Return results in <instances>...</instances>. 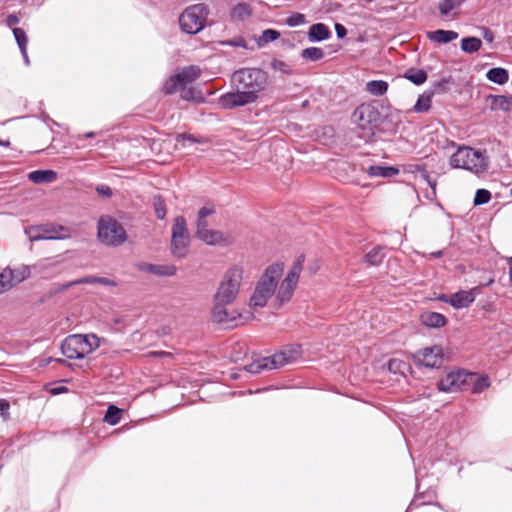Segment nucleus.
Here are the masks:
<instances>
[{
    "label": "nucleus",
    "mask_w": 512,
    "mask_h": 512,
    "mask_svg": "<svg viewBox=\"0 0 512 512\" xmlns=\"http://www.w3.org/2000/svg\"><path fill=\"white\" fill-rule=\"evenodd\" d=\"M304 263V255H299L287 270L281 261L269 264L255 284L249 299V306L263 308L269 300L277 309L288 304L298 288Z\"/></svg>",
    "instance_id": "obj_1"
},
{
    "label": "nucleus",
    "mask_w": 512,
    "mask_h": 512,
    "mask_svg": "<svg viewBox=\"0 0 512 512\" xmlns=\"http://www.w3.org/2000/svg\"><path fill=\"white\" fill-rule=\"evenodd\" d=\"M231 81L235 91L219 98V104L226 109L256 102L268 85V75L259 68H242L233 73Z\"/></svg>",
    "instance_id": "obj_2"
},
{
    "label": "nucleus",
    "mask_w": 512,
    "mask_h": 512,
    "mask_svg": "<svg viewBox=\"0 0 512 512\" xmlns=\"http://www.w3.org/2000/svg\"><path fill=\"white\" fill-rule=\"evenodd\" d=\"M243 273L244 270L239 265H234L225 272L214 295L212 318L215 322L230 323L234 320V317L230 315L226 306L236 300L240 292Z\"/></svg>",
    "instance_id": "obj_3"
},
{
    "label": "nucleus",
    "mask_w": 512,
    "mask_h": 512,
    "mask_svg": "<svg viewBox=\"0 0 512 512\" xmlns=\"http://www.w3.org/2000/svg\"><path fill=\"white\" fill-rule=\"evenodd\" d=\"M449 164L455 169H464L479 174L487 170L488 158L484 152L462 146L452 154Z\"/></svg>",
    "instance_id": "obj_4"
},
{
    "label": "nucleus",
    "mask_w": 512,
    "mask_h": 512,
    "mask_svg": "<svg viewBox=\"0 0 512 512\" xmlns=\"http://www.w3.org/2000/svg\"><path fill=\"white\" fill-rule=\"evenodd\" d=\"M300 357V346L290 345L279 352L260 358L247 366L249 373H260L263 370L279 369L285 365L295 362Z\"/></svg>",
    "instance_id": "obj_5"
},
{
    "label": "nucleus",
    "mask_w": 512,
    "mask_h": 512,
    "mask_svg": "<svg viewBox=\"0 0 512 512\" xmlns=\"http://www.w3.org/2000/svg\"><path fill=\"white\" fill-rule=\"evenodd\" d=\"M100 345L95 334H75L68 336L61 344L64 356L69 359H82L92 353Z\"/></svg>",
    "instance_id": "obj_6"
},
{
    "label": "nucleus",
    "mask_w": 512,
    "mask_h": 512,
    "mask_svg": "<svg viewBox=\"0 0 512 512\" xmlns=\"http://www.w3.org/2000/svg\"><path fill=\"white\" fill-rule=\"evenodd\" d=\"M98 238L106 246L118 247L127 240V234L117 220L102 216L98 221Z\"/></svg>",
    "instance_id": "obj_7"
},
{
    "label": "nucleus",
    "mask_w": 512,
    "mask_h": 512,
    "mask_svg": "<svg viewBox=\"0 0 512 512\" xmlns=\"http://www.w3.org/2000/svg\"><path fill=\"white\" fill-rule=\"evenodd\" d=\"M353 121L361 131V137L369 139L380 121V112L370 104H362L353 113Z\"/></svg>",
    "instance_id": "obj_8"
},
{
    "label": "nucleus",
    "mask_w": 512,
    "mask_h": 512,
    "mask_svg": "<svg viewBox=\"0 0 512 512\" xmlns=\"http://www.w3.org/2000/svg\"><path fill=\"white\" fill-rule=\"evenodd\" d=\"M208 15L204 4H195L186 8L179 17V24L185 33L196 34L200 32Z\"/></svg>",
    "instance_id": "obj_9"
},
{
    "label": "nucleus",
    "mask_w": 512,
    "mask_h": 512,
    "mask_svg": "<svg viewBox=\"0 0 512 512\" xmlns=\"http://www.w3.org/2000/svg\"><path fill=\"white\" fill-rule=\"evenodd\" d=\"M190 244L189 231L183 216L175 218L171 231V251L175 257L184 258Z\"/></svg>",
    "instance_id": "obj_10"
},
{
    "label": "nucleus",
    "mask_w": 512,
    "mask_h": 512,
    "mask_svg": "<svg viewBox=\"0 0 512 512\" xmlns=\"http://www.w3.org/2000/svg\"><path fill=\"white\" fill-rule=\"evenodd\" d=\"M31 242L39 240H62L70 237V231L62 225L44 224L28 227L25 231Z\"/></svg>",
    "instance_id": "obj_11"
},
{
    "label": "nucleus",
    "mask_w": 512,
    "mask_h": 512,
    "mask_svg": "<svg viewBox=\"0 0 512 512\" xmlns=\"http://www.w3.org/2000/svg\"><path fill=\"white\" fill-rule=\"evenodd\" d=\"M200 76V69L197 66H188L183 68L175 76L169 78L164 84V91L171 94L178 89H182L187 84L192 83Z\"/></svg>",
    "instance_id": "obj_12"
},
{
    "label": "nucleus",
    "mask_w": 512,
    "mask_h": 512,
    "mask_svg": "<svg viewBox=\"0 0 512 512\" xmlns=\"http://www.w3.org/2000/svg\"><path fill=\"white\" fill-rule=\"evenodd\" d=\"M473 378L474 374L465 371L450 372L440 380L438 388L446 393L456 392L463 389L468 384V380Z\"/></svg>",
    "instance_id": "obj_13"
},
{
    "label": "nucleus",
    "mask_w": 512,
    "mask_h": 512,
    "mask_svg": "<svg viewBox=\"0 0 512 512\" xmlns=\"http://www.w3.org/2000/svg\"><path fill=\"white\" fill-rule=\"evenodd\" d=\"M416 364L423 365L428 368H437L444 361V352L442 347L435 345L419 350L413 355Z\"/></svg>",
    "instance_id": "obj_14"
},
{
    "label": "nucleus",
    "mask_w": 512,
    "mask_h": 512,
    "mask_svg": "<svg viewBox=\"0 0 512 512\" xmlns=\"http://www.w3.org/2000/svg\"><path fill=\"white\" fill-rule=\"evenodd\" d=\"M197 238L210 246H228L233 243V237L226 232L209 228L206 231L198 232Z\"/></svg>",
    "instance_id": "obj_15"
},
{
    "label": "nucleus",
    "mask_w": 512,
    "mask_h": 512,
    "mask_svg": "<svg viewBox=\"0 0 512 512\" xmlns=\"http://www.w3.org/2000/svg\"><path fill=\"white\" fill-rule=\"evenodd\" d=\"M473 288L468 291H459L449 295V304L455 309L467 308L475 300V291Z\"/></svg>",
    "instance_id": "obj_16"
},
{
    "label": "nucleus",
    "mask_w": 512,
    "mask_h": 512,
    "mask_svg": "<svg viewBox=\"0 0 512 512\" xmlns=\"http://www.w3.org/2000/svg\"><path fill=\"white\" fill-rule=\"evenodd\" d=\"M215 214V209L212 205H205L199 209L196 221V234L198 232L206 231L211 228L210 218Z\"/></svg>",
    "instance_id": "obj_17"
},
{
    "label": "nucleus",
    "mask_w": 512,
    "mask_h": 512,
    "mask_svg": "<svg viewBox=\"0 0 512 512\" xmlns=\"http://www.w3.org/2000/svg\"><path fill=\"white\" fill-rule=\"evenodd\" d=\"M427 38L437 44H447L458 38V33L452 30L438 29L435 31H428Z\"/></svg>",
    "instance_id": "obj_18"
},
{
    "label": "nucleus",
    "mask_w": 512,
    "mask_h": 512,
    "mask_svg": "<svg viewBox=\"0 0 512 512\" xmlns=\"http://www.w3.org/2000/svg\"><path fill=\"white\" fill-rule=\"evenodd\" d=\"M423 325L430 328H440L447 324L446 317L437 312L425 311L420 316Z\"/></svg>",
    "instance_id": "obj_19"
},
{
    "label": "nucleus",
    "mask_w": 512,
    "mask_h": 512,
    "mask_svg": "<svg viewBox=\"0 0 512 512\" xmlns=\"http://www.w3.org/2000/svg\"><path fill=\"white\" fill-rule=\"evenodd\" d=\"M331 36L328 26L323 23H316L310 26L308 39L311 42H320L327 40Z\"/></svg>",
    "instance_id": "obj_20"
},
{
    "label": "nucleus",
    "mask_w": 512,
    "mask_h": 512,
    "mask_svg": "<svg viewBox=\"0 0 512 512\" xmlns=\"http://www.w3.org/2000/svg\"><path fill=\"white\" fill-rule=\"evenodd\" d=\"M4 271H8L11 274L9 280L12 287L26 280L31 274V270L28 265H21L14 269L7 267Z\"/></svg>",
    "instance_id": "obj_21"
},
{
    "label": "nucleus",
    "mask_w": 512,
    "mask_h": 512,
    "mask_svg": "<svg viewBox=\"0 0 512 512\" xmlns=\"http://www.w3.org/2000/svg\"><path fill=\"white\" fill-rule=\"evenodd\" d=\"M28 179L35 184L52 183L57 179L53 170H36L28 174Z\"/></svg>",
    "instance_id": "obj_22"
},
{
    "label": "nucleus",
    "mask_w": 512,
    "mask_h": 512,
    "mask_svg": "<svg viewBox=\"0 0 512 512\" xmlns=\"http://www.w3.org/2000/svg\"><path fill=\"white\" fill-rule=\"evenodd\" d=\"M490 106L492 110L509 112L512 110V96L490 95Z\"/></svg>",
    "instance_id": "obj_23"
},
{
    "label": "nucleus",
    "mask_w": 512,
    "mask_h": 512,
    "mask_svg": "<svg viewBox=\"0 0 512 512\" xmlns=\"http://www.w3.org/2000/svg\"><path fill=\"white\" fill-rule=\"evenodd\" d=\"M367 173L371 177L390 178L399 173V170L391 166L372 165L367 169Z\"/></svg>",
    "instance_id": "obj_24"
},
{
    "label": "nucleus",
    "mask_w": 512,
    "mask_h": 512,
    "mask_svg": "<svg viewBox=\"0 0 512 512\" xmlns=\"http://www.w3.org/2000/svg\"><path fill=\"white\" fill-rule=\"evenodd\" d=\"M95 283H99L103 286H116L117 285V283L113 279L106 278V277L91 276V277H84V278H80L75 281H72V282L66 284L65 287L69 288V287H72L74 285H79V284H95Z\"/></svg>",
    "instance_id": "obj_25"
},
{
    "label": "nucleus",
    "mask_w": 512,
    "mask_h": 512,
    "mask_svg": "<svg viewBox=\"0 0 512 512\" xmlns=\"http://www.w3.org/2000/svg\"><path fill=\"white\" fill-rule=\"evenodd\" d=\"M486 78L498 85L505 84L509 79L508 71L501 67L492 68L487 71Z\"/></svg>",
    "instance_id": "obj_26"
},
{
    "label": "nucleus",
    "mask_w": 512,
    "mask_h": 512,
    "mask_svg": "<svg viewBox=\"0 0 512 512\" xmlns=\"http://www.w3.org/2000/svg\"><path fill=\"white\" fill-rule=\"evenodd\" d=\"M388 90V83L383 80H372L366 83V91L373 96H382Z\"/></svg>",
    "instance_id": "obj_27"
},
{
    "label": "nucleus",
    "mask_w": 512,
    "mask_h": 512,
    "mask_svg": "<svg viewBox=\"0 0 512 512\" xmlns=\"http://www.w3.org/2000/svg\"><path fill=\"white\" fill-rule=\"evenodd\" d=\"M432 96L433 93L431 92L421 94L413 107V111L416 113L427 112L431 107Z\"/></svg>",
    "instance_id": "obj_28"
},
{
    "label": "nucleus",
    "mask_w": 512,
    "mask_h": 512,
    "mask_svg": "<svg viewBox=\"0 0 512 512\" xmlns=\"http://www.w3.org/2000/svg\"><path fill=\"white\" fill-rule=\"evenodd\" d=\"M482 46V41L477 37H466L461 40V49L465 53H475Z\"/></svg>",
    "instance_id": "obj_29"
},
{
    "label": "nucleus",
    "mask_w": 512,
    "mask_h": 512,
    "mask_svg": "<svg viewBox=\"0 0 512 512\" xmlns=\"http://www.w3.org/2000/svg\"><path fill=\"white\" fill-rule=\"evenodd\" d=\"M146 271L158 276H173L176 274V267L174 265H148Z\"/></svg>",
    "instance_id": "obj_30"
},
{
    "label": "nucleus",
    "mask_w": 512,
    "mask_h": 512,
    "mask_svg": "<svg viewBox=\"0 0 512 512\" xmlns=\"http://www.w3.org/2000/svg\"><path fill=\"white\" fill-rule=\"evenodd\" d=\"M404 78L415 85H421L427 80V73L422 69H409L405 72Z\"/></svg>",
    "instance_id": "obj_31"
},
{
    "label": "nucleus",
    "mask_w": 512,
    "mask_h": 512,
    "mask_svg": "<svg viewBox=\"0 0 512 512\" xmlns=\"http://www.w3.org/2000/svg\"><path fill=\"white\" fill-rule=\"evenodd\" d=\"M251 14V8L246 3H239L231 10V17L234 20H244Z\"/></svg>",
    "instance_id": "obj_32"
},
{
    "label": "nucleus",
    "mask_w": 512,
    "mask_h": 512,
    "mask_svg": "<svg viewBox=\"0 0 512 512\" xmlns=\"http://www.w3.org/2000/svg\"><path fill=\"white\" fill-rule=\"evenodd\" d=\"M178 90L181 91V97L184 100L194 101V102H202L204 100V97H203L201 91L196 88L183 87L182 89H178Z\"/></svg>",
    "instance_id": "obj_33"
},
{
    "label": "nucleus",
    "mask_w": 512,
    "mask_h": 512,
    "mask_svg": "<svg viewBox=\"0 0 512 512\" xmlns=\"http://www.w3.org/2000/svg\"><path fill=\"white\" fill-rule=\"evenodd\" d=\"M469 383H471L473 385L472 386L473 393H480L490 386V381L487 376L474 375V378L472 380H468V384Z\"/></svg>",
    "instance_id": "obj_34"
},
{
    "label": "nucleus",
    "mask_w": 512,
    "mask_h": 512,
    "mask_svg": "<svg viewBox=\"0 0 512 512\" xmlns=\"http://www.w3.org/2000/svg\"><path fill=\"white\" fill-rule=\"evenodd\" d=\"M122 410L118 407L111 405L108 407L104 417V421L110 425H116L121 419Z\"/></svg>",
    "instance_id": "obj_35"
},
{
    "label": "nucleus",
    "mask_w": 512,
    "mask_h": 512,
    "mask_svg": "<svg viewBox=\"0 0 512 512\" xmlns=\"http://www.w3.org/2000/svg\"><path fill=\"white\" fill-rule=\"evenodd\" d=\"M302 58L310 61H318L324 57V52L319 47H309L301 52Z\"/></svg>",
    "instance_id": "obj_36"
},
{
    "label": "nucleus",
    "mask_w": 512,
    "mask_h": 512,
    "mask_svg": "<svg viewBox=\"0 0 512 512\" xmlns=\"http://www.w3.org/2000/svg\"><path fill=\"white\" fill-rule=\"evenodd\" d=\"M383 253L382 249L379 247H374L372 250H370L366 256V262H368L370 265L377 266L379 265L383 260Z\"/></svg>",
    "instance_id": "obj_37"
},
{
    "label": "nucleus",
    "mask_w": 512,
    "mask_h": 512,
    "mask_svg": "<svg viewBox=\"0 0 512 512\" xmlns=\"http://www.w3.org/2000/svg\"><path fill=\"white\" fill-rule=\"evenodd\" d=\"M461 4L457 0H443L439 3V11L442 16H448L457 9Z\"/></svg>",
    "instance_id": "obj_38"
},
{
    "label": "nucleus",
    "mask_w": 512,
    "mask_h": 512,
    "mask_svg": "<svg viewBox=\"0 0 512 512\" xmlns=\"http://www.w3.org/2000/svg\"><path fill=\"white\" fill-rule=\"evenodd\" d=\"M406 171L409 172V173H416V172H420L421 173V177L427 181V183L431 186V188L433 190H435V186H436V183L435 182H432L429 178V175L427 173V171L420 165H417V164H414V165H408L407 168H406Z\"/></svg>",
    "instance_id": "obj_39"
},
{
    "label": "nucleus",
    "mask_w": 512,
    "mask_h": 512,
    "mask_svg": "<svg viewBox=\"0 0 512 512\" xmlns=\"http://www.w3.org/2000/svg\"><path fill=\"white\" fill-rule=\"evenodd\" d=\"M176 140V147H188L192 144L199 143V141L193 137L192 135H186V134H178L175 137Z\"/></svg>",
    "instance_id": "obj_40"
},
{
    "label": "nucleus",
    "mask_w": 512,
    "mask_h": 512,
    "mask_svg": "<svg viewBox=\"0 0 512 512\" xmlns=\"http://www.w3.org/2000/svg\"><path fill=\"white\" fill-rule=\"evenodd\" d=\"M153 207L158 219H164L166 216V207L163 199L160 196H155L153 199Z\"/></svg>",
    "instance_id": "obj_41"
},
{
    "label": "nucleus",
    "mask_w": 512,
    "mask_h": 512,
    "mask_svg": "<svg viewBox=\"0 0 512 512\" xmlns=\"http://www.w3.org/2000/svg\"><path fill=\"white\" fill-rule=\"evenodd\" d=\"M491 193L486 189H478L474 196V205H483L490 201Z\"/></svg>",
    "instance_id": "obj_42"
},
{
    "label": "nucleus",
    "mask_w": 512,
    "mask_h": 512,
    "mask_svg": "<svg viewBox=\"0 0 512 512\" xmlns=\"http://www.w3.org/2000/svg\"><path fill=\"white\" fill-rule=\"evenodd\" d=\"M13 34H14L15 40L19 46V49L27 48L28 38L26 36L25 31L21 28H14Z\"/></svg>",
    "instance_id": "obj_43"
},
{
    "label": "nucleus",
    "mask_w": 512,
    "mask_h": 512,
    "mask_svg": "<svg viewBox=\"0 0 512 512\" xmlns=\"http://www.w3.org/2000/svg\"><path fill=\"white\" fill-rule=\"evenodd\" d=\"M280 37V33L273 29H266L263 31L260 42L261 44H267L269 42L275 41Z\"/></svg>",
    "instance_id": "obj_44"
},
{
    "label": "nucleus",
    "mask_w": 512,
    "mask_h": 512,
    "mask_svg": "<svg viewBox=\"0 0 512 512\" xmlns=\"http://www.w3.org/2000/svg\"><path fill=\"white\" fill-rule=\"evenodd\" d=\"M272 68L275 70V71H278L280 72L281 74H284V75H289L292 73V68L289 64L285 63L284 61H281V60H274L271 64Z\"/></svg>",
    "instance_id": "obj_45"
},
{
    "label": "nucleus",
    "mask_w": 512,
    "mask_h": 512,
    "mask_svg": "<svg viewBox=\"0 0 512 512\" xmlns=\"http://www.w3.org/2000/svg\"><path fill=\"white\" fill-rule=\"evenodd\" d=\"M286 24L290 27H296L306 22L305 16L301 13H294L286 19Z\"/></svg>",
    "instance_id": "obj_46"
},
{
    "label": "nucleus",
    "mask_w": 512,
    "mask_h": 512,
    "mask_svg": "<svg viewBox=\"0 0 512 512\" xmlns=\"http://www.w3.org/2000/svg\"><path fill=\"white\" fill-rule=\"evenodd\" d=\"M10 273L8 271H2L0 273V294L4 293L12 288L11 282L9 280Z\"/></svg>",
    "instance_id": "obj_47"
},
{
    "label": "nucleus",
    "mask_w": 512,
    "mask_h": 512,
    "mask_svg": "<svg viewBox=\"0 0 512 512\" xmlns=\"http://www.w3.org/2000/svg\"><path fill=\"white\" fill-rule=\"evenodd\" d=\"M9 409V402L5 399H0V416L3 418V420L9 419Z\"/></svg>",
    "instance_id": "obj_48"
},
{
    "label": "nucleus",
    "mask_w": 512,
    "mask_h": 512,
    "mask_svg": "<svg viewBox=\"0 0 512 512\" xmlns=\"http://www.w3.org/2000/svg\"><path fill=\"white\" fill-rule=\"evenodd\" d=\"M223 45H230L234 47H245V41L241 37H237L231 41L222 42Z\"/></svg>",
    "instance_id": "obj_49"
},
{
    "label": "nucleus",
    "mask_w": 512,
    "mask_h": 512,
    "mask_svg": "<svg viewBox=\"0 0 512 512\" xmlns=\"http://www.w3.org/2000/svg\"><path fill=\"white\" fill-rule=\"evenodd\" d=\"M96 191L98 192V194H100L101 196H104V197H109L112 195L111 188L107 185L98 186L96 188Z\"/></svg>",
    "instance_id": "obj_50"
},
{
    "label": "nucleus",
    "mask_w": 512,
    "mask_h": 512,
    "mask_svg": "<svg viewBox=\"0 0 512 512\" xmlns=\"http://www.w3.org/2000/svg\"><path fill=\"white\" fill-rule=\"evenodd\" d=\"M19 18L18 16H16L15 14H10L8 15L7 19H6V23L9 27H12V26H15L19 23Z\"/></svg>",
    "instance_id": "obj_51"
},
{
    "label": "nucleus",
    "mask_w": 512,
    "mask_h": 512,
    "mask_svg": "<svg viewBox=\"0 0 512 512\" xmlns=\"http://www.w3.org/2000/svg\"><path fill=\"white\" fill-rule=\"evenodd\" d=\"M483 38L488 43H491L494 40V33L490 29L484 28L483 29Z\"/></svg>",
    "instance_id": "obj_52"
},
{
    "label": "nucleus",
    "mask_w": 512,
    "mask_h": 512,
    "mask_svg": "<svg viewBox=\"0 0 512 512\" xmlns=\"http://www.w3.org/2000/svg\"><path fill=\"white\" fill-rule=\"evenodd\" d=\"M335 30H336L337 36L339 38H342V37H344L346 35V29L341 24H336L335 25Z\"/></svg>",
    "instance_id": "obj_53"
},
{
    "label": "nucleus",
    "mask_w": 512,
    "mask_h": 512,
    "mask_svg": "<svg viewBox=\"0 0 512 512\" xmlns=\"http://www.w3.org/2000/svg\"><path fill=\"white\" fill-rule=\"evenodd\" d=\"M20 51H21V54L23 56L25 64L29 65L30 61H29V57H28V54H27V48L20 49Z\"/></svg>",
    "instance_id": "obj_54"
},
{
    "label": "nucleus",
    "mask_w": 512,
    "mask_h": 512,
    "mask_svg": "<svg viewBox=\"0 0 512 512\" xmlns=\"http://www.w3.org/2000/svg\"><path fill=\"white\" fill-rule=\"evenodd\" d=\"M400 364H401V362L398 360H395V359L390 360L389 364H388L389 370H393L395 367H398Z\"/></svg>",
    "instance_id": "obj_55"
},
{
    "label": "nucleus",
    "mask_w": 512,
    "mask_h": 512,
    "mask_svg": "<svg viewBox=\"0 0 512 512\" xmlns=\"http://www.w3.org/2000/svg\"><path fill=\"white\" fill-rule=\"evenodd\" d=\"M508 265H509V276H510V280L512 282V257L508 259Z\"/></svg>",
    "instance_id": "obj_56"
},
{
    "label": "nucleus",
    "mask_w": 512,
    "mask_h": 512,
    "mask_svg": "<svg viewBox=\"0 0 512 512\" xmlns=\"http://www.w3.org/2000/svg\"><path fill=\"white\" fill-rule=\"evenodd\" d=\"M438 299H439L440 301H443V302H445V303H448V304H449V296H448V295H441V296H439V297H438Z\"/></svg>",
    "instance_id": "obj_57"
},
{
    "label": "nucleus",
    "mask_w": 512,
    "mask_h": 512,
    "mask_svg": "<svg viewBox=\"0 0 512 512\" xmlns=\"http://www.w3.org/2000/svg\"><path fill=\"white\" fill-rule=\"evenodd\" d=\"M442 255V251H437V252H433L431 254H429L430 257H433V258H438Z\"/></svg>",
    "instance_id": "obj_58"
},
{
    "label": "nucleus",
    "mask_w": 512,
    "mask_h": 512,
    "mask_svg": "<svg viewBox=\"0 0 512 512\" xmlns=\"http://www.w3.org/2000/svg\"><path fill=\"white\" fill-rule=\"evenodd\" d=\"M65 390H66L65 387H59V388L54 389L53 393H61V392L65 391Z\"/></svg>",
    "instance_id": "obj_59"
},
{
    "label": "nucleus",
    "mask_w": 512,
    "mask_h": 512,
    "mask_svg": "<svg viewBox=\"0 0 512 512\" xmlns=\"http://www.w3.org/2000/svg\"><path fill=\"white\" fill-rule=\"evenodd\" d=\"M83 137H85V138H92V137H94V133L93 132H88V133L84 134Z\"/></svg>",
    "instance_id": "obj_60"
},
{
    "label": "nucleus",
    "mask_w": 512,
    "mask_h": 512,
    "mask_svg": "<svg viewBox=\"0 0 512 512\" xmlns=\"http://www.w3.org/2000/svg\"><path fill=\"white\" fill-rule=\"evenodd\" d=\"M10 145L9 141H2L0 140V146L8 147Z\"/></svg>",
    "instance_id": "obj_61"
},
{
    "label": "nucleus",
    "mask_w": 512,
    "mask_h": 512,
    "mask_svg": "<svg viewBox=\"0 0 512 512\" xmlns=\"http://www.w3.org/2000/svg\"><path fill=\"white\" fill-rule=\"evenodd\" d=\"M460 4H462L463 2H465L466 0H457Z\"/></svg>",
    "instance_id": "obj_62"
}]
</instances>
